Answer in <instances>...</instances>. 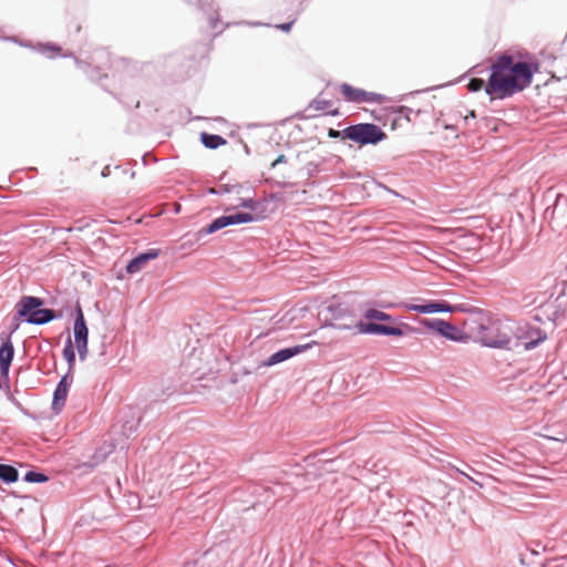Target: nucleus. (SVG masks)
<instances>
[{
  "label": "nucleus",
  "instance_id": "obj_5",
  "mask_svg": "<svg viewBox=\"0 0 567 567\" xmlns=\"http://www.w3.org/2000/svg\"><path fill=\"white\" fill-rule=\"evenodd\" d=\"M249 213H236L234 215H224L213 220L207 227L199 230L200 235H209L230 225L245 224L257 220Z\"/></svg>",
  "mask_w": 567,
  "mask_h": 567
},
{
  "label": "nucleus",
  "instance_id": "obj_15",
  "mask_svg": "<svg viewBox=\"0 0 567 567\" xmlns=\"http://www.w3.org/2000/svg\"><path fill=\"white\" fill-rule=\"evenodd\" d=\"M308 110L310 111H317V112H323L328 115L336 116L339 114V111L337 107H333V103L330 100L324 99H315L310 102Z\"/></svg>",
  "mask_w": 567,
  "mask_h": 567
},
{
  "label": "nucleus",
  "instance_id": "obj_12",
  "mask_svg": "<svg viewBox=\"0 0 567 567\" xmlns=\"http://www.w3.org/2000/svg\"><path fill=\"white\" fill-rule=\"evenodd\" d=\"M2 339L0 347V373L2 377L8 378L9 369L14 355V348L10 336Z\"/></svg>",
  "mask_w": 567,
  "mask_h": 567
},
{
  "label": "nucleus",
  "instance_id": "obj_11",
  "mask_svg": "<svg viewBox=\"0 0 567 567\" xmlns=\"http://www.w3.org/2000/svg\"><path fill=\"white\" fill-rule=\"evenodd\" d=\"M357 328L360 333L395 336V337H400L403 334V331L398 327L384 326V324L374 323V322H370V323L359 322L357 324Z\"/></svg>",
  "mask_w": 567,
  "mask_h": 567
},
{
  "label": "nucleus",
  "instance_id": "obj_10",
  "mask_svg": "<svg viewBox=\"0 0 567 567\" xmlns=\"http://www.w3.org/2000/svg\"><path fill=\"white\" fill-rule=\"evenodd\" d=\"M316 344H317V341H311L310 343H307V344L296 346L293 348L281 349L268 358L266 365L278 364L282 361H286V360L292 358L293 355H297V354L310 349L312 346H316Z\"/></svg>",
  "mask_w": 567,
  "mask_h": 567
},
{
  "label": "nucleus",
  "instance_id": "obj_1",
  "mask_svg": "<svg viewBox=\"0 0 567 567\" xmlns=\"http://www.w3.org/2000/svg\"><path fill=\"white\" fill-rule=\"evenodd\" d=\"M533 65L515 61L513 56L503 54L491 65V74L485 92L494 99H506L530 85Z\"/></svg>",
  "mask_w": 567,
  "mask_h": 567
},
{
  "label": "nucleus",
  "instance_id": "obj_16",
  "mask_svg": "<svg viewBox=\"0 0 567 567\" xmlns=\"http://www.w3.org/2000/svg\"><path fill=\"white\" fill-rule=\"evenodd\" d=\"M200 140L206 147L213 150L227 143V141L220 135H214L208 133H202Z\"/></svg>",
  "mask_w": 567,
  "mask_h": 567
},
{
  "label": "nucleus",
  "instance_id": "obj_6",
  "mask_svg": "<svg viewBox=\"0 0 567 567\" xmlns=\"http://www.w3.org/2000/svg\"><path fill=\"white\" fill-rule=\"evenodd\" d=\"M340 92L347 102L352 103H382L381 94L369 92L359 87H354L348 83L340 85Z\"/></svg>",
  "mask_w": 567,
  "mask_h": 567
},
{
  "label": "nucleus",
  "instance_id": "obj_2",
  "mask_svg": "<svg viewBox=\"0 0 567 567\" xmlns=\"http://www.w3.org/2000/svg\"><path fill=\"white\" fill-rule=\"evenodd\" d=\"M465 326L471 337L487 347L504 348L507 347L509 336L501 331L499 323L484 312H477L471 316Z\"/></svg>",
  "mask_w": 567,
  "mask_h": 567
},
{
  "label": "nucleus",
  "instance_id": "obj_26",
  "mask_svg": "<svg viewBox=\"0 0 567 567\" xmlns=\"http://www.w3.org/2000/svg\"><path fill=\"white\" fill-rule=\"evenodd\" d=\"M457 471H458L461 474H463L464 476H466V477H467V480L473 481V478H472L470 475H467L466 473H464V472H462V471H460V470H457Z\"/></svg>",
  "mask_w": 567,
  "mask_h": 567
},
{
  "label": "nucleus",
  "instance_id": "obj_27",
  "mask_svg": "<svg viewBox=\"0 0 567 567\" xmlns=\"http://www.w3.org/2000/svg\"><path fill=\"white\" fill-rule=\"evenodd\" d=\"M470 116L475 117V112H474V111H472V112L470 113Z\"/></svg>",
  "mask_w": 567,
  "mask_h": 567
},
{
  "label": "nucleus",
  "instance_id": "obj_7",
  "mask_svg": "<svg viewBox=\"0 0 567 567\" xmlns=\"http://www.w3.org/2000/svg\"><path fill=\"white\" fill-rule=\"evenodd\" d=\"M74 347L79 352V357L81 360L86 358L87 353V338H89V329L86 327L84 315L82 309L79 307L76 312V318L74 321Z\"/></svg>",
  "mask_w": 567,
  "mask_h": 567
},
{
  "label": "nucleus",
  "instance_id": "obj_14",
  "mask_svg": "<svg viewBox=\"0 0 567 567\" xmlns=\"http://www.w3.org/2000/svg\"><path fill=\"white\" fill-rule=\"evenodd\" d=\"M68 392H69L68 377H63L53 393L52 406L55 411L59 412L64 406L66 396H68Z\"/></svg>",
  "mask_w": 567,
  "mask_h": 567
},
{
  "label": "nucleus",
  "instance_id": "obj_3",
  "mask_svg": "<svg viewBox=\"0 0 567 567\" xmlns=\"http://www.w3.org/2000/svg\"><path fill=\"white\" fill-rule=\"evenodd\" d=\"M42 300L37 297L24 296L17 303L19 317L27 318V321L34 324H43L54 318L50 309H40Z\"/></svg>",
  "mask_w": 567,
  "mask_h": 567
},
{
  "label": "nucleus",
  "instance_id": "obj_22",
  "mask_svg": "<svg viewBox=\"0 0 567 567\" xmlns=\"http://www.w3.org/2000/svg\"><path fill=\"white\" fill-rule=\"evenodd\" d=\"M235 206L255 209L257 206V203L251 197H243L239 199V202Z\"/></svg>",
  "mask_w": 567,
  "mask_h": 567
},
{
  "label": "nucleus",
  "instance_id": "obj_9",
  "mask_svg": "<svg viewBox=\"0 0 567 567\" xmlns=\"http://www.w3.org/2000/svg\"><path fill=\"white\" fill-rule=\"evenodd\" d=\"M403 308L419 313L454 312L457 309L446 301H430L425 305L404 303Z\"/></svg>",
  "mask_w": 567,
  "mask_h": 567
},
{
  "label": "nucleus",
  "instance_id": "obj_13",
  "mask_svg": "<svg viewBox=\"0 0 567 567\" xmlns=\"http://www.w3.org/2000/svg\"><path fill=\"white\" fill-rule=\"evenodd\" d=\"M159 251L157 249L148 250L147 252L140 254L134 259H132L126 266V271L128 274H136L141 271L146 265L158 257Z\"/></svg>",
  "mask_w": 567,
  "mask_h": 567
},
{
  "label": "nucleus",
  "instance_id": "obj_24",
  "mask_svg": "<svg viewBox=\"0 0 567 567\" xmlns=\"http://www.w3.org/2000/svg\"><path fill=\"white\" fill-rule=\"evenodd\" d=\"M328 136L331 137V138H338V137H342L343 138V131H337V130H333V128H329Z\"/></svg>",
  "mask_w": 567,
  "mask_h": 567
},
{
  "label": "nucleus",
  "instance_id": "obj_28",
  "mask_svg": "<svg viewBox=\"0 0 567 567\" xmlns=\"http://www.w3.org/2000/svg\"><path fill=\"white\" fill-rule=\"evenodd\" d=\"M105 567H115V566H112V565H107V566H105Z\"/></svg>",
  "mask_w": 567,
  "mask_h": 567
},
{
  "label": "nucleus",
  "instance_id": "obj_4",
  "mask_svg": "<svg viewBox=\"0 0 567 567\" xmlns=\"http://www.w3.org/2000/svg\"><path fill=\"white\" fill-rule=\"evenodd\" d=\"M384 137L383 131L371 123L351 125L343 130V138L351 140L360 145L377 144Z\"/></svg>",
  "mask_w": 567,
  "mask_h": 567
},
{
  "label": "nucleus",
  "instance_id": "obj_25",
  "mask_svg": "<svg viewBox=\"0 0 567 567\" xmlns=\"http://www.w3.org/2000/svg\"><path fill=\"white\" fill-rule=\"evenodd\" d=\"M286 162V156L285 155H279L275 162H272L271 164V167H275L276 165L280 164V163H285Z\"/></svg>",
  "mask_w": 567,
  "mask_h": 567
},
{
  "label": "nucleus",
  "instance_id": "obj_23",
  "mask_svg": "<svg viewBox=\"0 0 567 567\" xmlns=\"http://www.w3.org/2000/svg\"><path fill=\"white\" fill-rule=\"evenodd\" d=\"M295 21H296V18L288 23L278 24L277 28L280 29L281 31L289 32L291 30V27L295 23Z\"/></svg>",
  "mask_w": 567,
  "mask_h": 567
},
{
  "label": "nucleus",
  "instance_id": "obj_8",
  "mask_svg": "<svg viewBox=\"0 0 567 567\" xmlns=\"http://www.w3.org/2000/svg\"><path fill=\"white\" fill-rule=\"evenodd\" d=\"M422 323L452 341H463L465 339L463 333L455 326L445 320H423Z\"/></svg>",
  "mask_w": 567,
  "mask_h": 567
},
{
  "label": "nucleus",
  "instance_id": "obj_19",
  "mask_svg": "<svg viewBox=\"0 0 567 567\" xmlns=\"http://www.w3.org/2000/svg\"><path fill=\"white\" fill-rule=\"evenodd\" d=\"M63 358L66 360L70 368H72L75 363V352L72 344V341L69 339L64 349H63Z\"/></svg>",
  "mask_w": 567,
  "mask_h": 567
},
{
  "label": "nucleus",
  "instance_id": "obj_17",
  "mask_svg": "<svg viewBox=\"0 0 567 567\" xmlns=\"http://www.w3.org/2000/svg\"><path fill=\"white\" fill-rule=\"evenodd\" d=\"M18 471L11 465L0 464V480L6 483H13L18 480Z\"/></svg>",
  "mask_w": 567,
  "mask_h": 567
},
{
  "label": "nucleus",
  "instance_id": "obj_18",
  "mask_svg": "<svg viewBox=\"0 0 567 567\" xmlns=\"http://www.w3.org/2000/svg\"><path fill=\"white\" fill-rule=\"evenodd\" d=\"M364 317L369 320H378V321H392V316L386 312L377 309H368L364 312Z\"/></svg>",
  "mask_w": 567,
  "mask_h": 567
},
{
  "label": "nucleus",
  "instance_id": "obj_20",
  "mask_svg": "<svg viewBox=\"0 0 567 567\" xmlns=\"http://www.w3.org/2000/svg\"><path fill=\"white\" fill-rule=\"evenodd\" d=\"M24 480L30 483H42L47 482L48 477L42 473L30 471L25 474Z\"/></svg>",
  "mask_w": 567,
  "mask_h": 567
},
{
  "label": "nucleus",
  "instance_id": "obj_21",
  "mask_svg": "<svg viewBox=\"0 0 567 567\" xmlns=\"http://www.w3.org/2000/svg\"><path fill=\"white\" fill-rule=\"evenodd\" d=\"M487 83H485V81L483 79H472L470 82H468V90L472 91V92H478L481 91L482 89L485 90Z\"/></svg>",
  "mask_w": 567,
  "mask_h": 567
}]
</instances>
